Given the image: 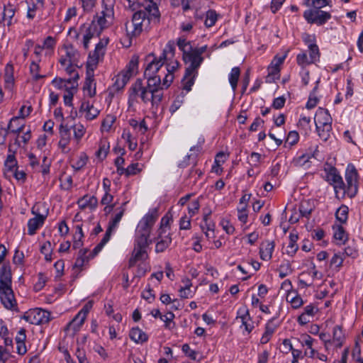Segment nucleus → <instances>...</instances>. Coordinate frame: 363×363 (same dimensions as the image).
I'll return each mask as SVG.
<instances>
[{
    "label": "nucleus",
    "instance_id": "a19ab883",
    "mask_svg": "<svg viewBox=\"0 0 363 363\" xmlns=\"http://www.w3.org/2000/svg\"><path fill=\"white\" fill-rule=\"evenodd\" d=\"M289 242L286 247V254L289 256H294L298 249V246L297 245V240L298 239V236L296 233H290L289 236Z\"/></svg>",
    "mask_w": 363,
    "mask_h": 363
},
{
    "label": "nucleus",
    "instance_id": "5fc2aeb1",
    "mask_svg": "<svg viewBox=\"0 0 363 363\" xmlns=\"http://www.w3.org/2000/svg\"><path fill=\"white\" fill-rule=\"evenodd\" d=\"M348 207L342 205L336 211L335 217L341 223H345L348 218Z\"/></svg>",
    "mask_w": 363,
    "mask_h": 363
},
{
    "label": "nucleus",
    "instance_id": "2eb2a0df",
    "mask_svg": "<svg viewBox=\"0 0 363 363\" xmlns=\"http://www.w3.org/2000/svg\"><path fill=\"white\" fill-rule=\"evenodd\" d=\"M236 319H240V328L242 329V335H249L255 328L254 321L250 316L249 310L246 307L240 308L238 311Z\"/></svg>",
    "mask_w": 363,
    "mask_h": 363
},
{
    "label": "nucleus",
    "instance_id": "a18cd8bd",
    "mask_svg": "<svg viewBox=\"0 0 363 363\" xmlns=\"http://www.w3.org/2000/svg\"><path fill=\"white\" fill-rule=\"evenodd\" d=\"M286 299L294 309L300 308L303 304V301L301 296L296 294L295 292L289 293Z\"/></svg>",
    "mask_w": 363,
    "mask_h": 363
},
{
    "label": "nucleus",
    "instance_id": "a878e982",
    "mask_svg": "<svg viewBox=\"0 0 363 363\" xmlns=\"http://www.w3.org/2000/svg\"><path fill=\"white\" fill-rule=\"evenodd\" d=\"M172 243V238L170 233L160 234L158 233L156 239L155 252L160 253L164 252Z\"/></svg>",
    "mask_w": 363,
    "mask_h": 363
},
{
    "label": "nucleus",
    "instance_id": "f8f14e48",
    "mask_svg": "<svg viewBox=\"0 0 363 363\" xmlns=\"http://www.w3.org/2000/svg\"><path fill=\"white\" fill-rule=\"evenodd\" d=\"M21 318L33 325H43L50 321V313L48 311L37 308L25 312Z\"/></svg>",
    "mask_w": 363,
    "mask_h": 363
},
{
    "label": "nucleus",
    "instance_id": "864d4df0",
    "mask_svg": "<svg viewBox=\"0 0 363 363\" xmlns=\"http://www.w3.org/2000/svg\"><path fill=\"white\" fill-rule=\"evenodd\" d=\"M56 45V40L52 36H48L42 45L44 50H46V55H51Z\"/></svg>",
    "mask_w": 363,
    "mask_h": 363
},
{
    "label": "nucleus",
    "instance_id": "3c124183",
    "mask_svg": "<svg viewBox=\"0 0 363 363\" xmlns=\"http://www.w3.org/2000/svg\"><path fill=\"white\" fill-rule=\"evenodd\" d=\"M308 51H309V59L311 60V62L314 63L319 60L320 57V51L318 46L315 43H311L308 45Z\"/></svg>",
    "mask_w": 363,
    "mask_h": 363
},
{
    "label": "nucleus",
    "instance_id": "de8ad7c7",
    "mask_svg": "<svg viewBox=\"0 0 363 363\" xmlns=\"http://www.w3.org/2000/svg\"><path fill=\"white\" fill-rule=\"evenodd\" d=\"M138 67V57L137 55H133L128 64L126 65V69L125 71H122L121 72L123 74H128L129 78L132 77V75L136 72Z\"/></svg>",
    "mask_w": 363,
    "mask_h": 363
},
{
    "label": "nucleus",
    "instance_id": "37998d69",
    "mask_svg": "<svg viewBox=\"0 0 363 363\" xmlns=\"http://www.w3.org/2000/svg\"><path fill=\"white\" fill-rule=\"evenodd\" d=\"M345 257L342 254L341 251L335 252L333 256L330 260V266L336 270L340 271L343 265L344 259Z\"/></svg>",
    "mask_w": 363,
    "mask_h": 363
},
{
    "label": "nucleus",
    "instance_id": "6e6552de",
    "mask_svg": "<svg viewBox=\"0 0 363 363\" xmlns=\"http://www.w3.org/2000/svg\"><path fill=\"white\" fill-rule=\"evenodd\" d=\"M345 177L347 184L344 183L342 189L340 190V197L344 198L347 195L350 198H353L357 194L359 186V174L353 164H347Z\"/></svg>",
    "mask_w": 363,
    "mask_h": 363
},
{
    "label": "nucleus",
    "instance_id": "774afa93",
    "mask_svg": "<svg viewBox=\"0 0 363 363\" xmlns=\"http://www.w3.org/2000/svg\"><path fill=\"white\" fill-rule=\"evenodd\" d=\"M310 123H311V118L303 116V115H301L299 118L298 123V126L300 128L306 131V133H307L308 130H311Z\"/></svg>",
    "mask_w": 363,
    "mask_h": 363
},
{
    "label": "nucleus",
    "instance_id": "4468645a",
    "mask_svg": "<svg viewBox=\"0 0 363 363\" xmlns=\"http://www.w3.org/2000/svg\"><path fill=\"white\" fill-rule=\"evenodd\" d=\"M325 181L333 186L335 194L340 196V190L344 186V182L336 167L330 166L324 169Z\"/></svg>",
    "mask_w": 363,
    "mask_h": 363
},
{
    "label": "nucleus",
    "instance_id": "dca6fc26",
    "mask_svg": "<svg viewBox=\"0 0 363 363\" xmlns=\"http://www.w3.org/2000/svg\"><path fill=\"white\" fill-rule=\"evenodd\" d=\"M33 108L31 106H26L25 105L22 106L18 111V115L17 116L13 117L9 123L8 124L7 128L11 130V133H20L23 130V128L25 127L24 124H21V125H18L16 127V128H14V123L16 122L19 121L20 119H24L26 117H28L32 112Z\"/></svg>",
    "mask_w": 363,
    "mask_h": 363
},
{
    "label": "nucleus",
    "instance_id": "680f3d73",
    "mask_svg": "<svg viewBox=\"0 0 363 363\" xmlns=\"http://www.w3.org/2000/svg\"><path fill=\"white\" fill-rule=\"evenodd\" d=\"M177 44L179 47V49L183 52V55L193 49L190 42L187 41L185 38H179Z\"/></svg>",
    "mask_w": 363,
    "mask_h": 363
},
{
    "label": "nucleus",
    "instance_id": "052dcab7",
    "mask_svg": "<svg viewBox=\"0 0 363 363\" xmlns=\"http://www.w3.org/2000/svg\"><path fill=\"white\" fill-rule=\"evenodd\" d=\"M72 128L74 130V138L78 143L82 138V137L84 135L85 132H86V128L81 123L74 124L72 126Z\"/></svg>",
    "mask_w": 363,
    "mask_h": 363
},
{
    "label": "nucleus",
    "instance_id": "f3484780",
    "mask_svg": "<svg viewBox=\"0 0 363 363\" xmlns=\"http://www.w3.org/2000/svg\"><path fill=\"white\" fill-rule=\"evenodd\" d=\"M64 50L65 55H62L59 59L60 65H75L78 66L80 57L79 52L72 45H65Z\"/></svg>",
    "mask_w": 363,
    "mask_h": 363
},
{
    "label": "nucleus",
    "instance_id": "473e14b6",
    "mask_svg": "<svg viewBox=\"0 0 363 363\" xmlns=\"http://www.w3.org/2000/svg\"><path fill=\"white\" fill-rule=\"evenodd\" d=\"M333 238L335 241V244L337 245H345L346 242L348 241V236L346 233L345 229L342 225H337L335 228H333Z\"/></svg>",
    "mask_w": 363,
    "mask_h": 363
},
{
    "label": "nucleus",
    "instance_id": "f03ea898",
    "mask_svg": "<svg viewBox=\"0 0 363 363\" xmlns=\"http://www.w3.org/2000/svg\"><path fill=\"white\" fill-rule=\"evenodd\" d=\"M160 0H145L141 7L135 10L130 21L125 23V35L121 39L124 48H130L133 38L143 32H147L151 27L160 22V13L157 6Z\"/></svg>",
    "mask_w": 363,
    "mask_h": 363
},
{
    "label": "nucleus",
    "instance_id": "8fccbe9b",
    "mask_svg": "<svg viewBox=\"0 0 363 363\" xmlns=\"http://www.w3.org/2000/svg\"><path fill=\"white\" fill-rule=\"evenodd\" d=\"M333 341L336 343V345L340 347L342 345L344 340V334L342 332V327L340 325H335L333 328Z\"/></svg>",
    "mask_w": 363,
    "mask_h": 363
},
{
    "label": "nucleus",
    "instance_id": "49530a36",
    "mask_svg": "<svg viewBox=\"0 0 363 363\" xmlns=\"http://www.w3.org/2000/svg\"><path fill=\"white\" fill-rule=\"evenodd\" d=\"M240 75V69L238 67H233L228 76L230 84L235 91L237 89L238 82Z\"/></svg>",
    "mask_w": 363,
    "mask_h": 363
},
{
    "label": "nucleus",
    "instance_id": "9d476101",
    "mask_svg": "<svg viewBox=\"0 0 363 363\" xmlns=\"http://www.w3.org/2000/svg\"><path fill=\"white\" fill-rule=\"evenodd\" d=\"M126 202H124L121 207L119 208V211L115 214V216L112 218V219L108 223V228L106 229V233L104 235V238L100 241V242L94 248V254L97 255L104 247V246L109 241L112 233L116 229L118 223H120L124 212H125V206Z\"/></svg>",
    "mask_w": 363,
    "mask_h": 363
},
{
    "label": "nucleus",
    "instance_id": "603ef678",
    "mask_svg": "<svg viewBox=\"0 0 363 363\" xmlns=\"http://www.w3.org/2000/svg\"><path fill=\"white\" fill-rule=\"evenodd\" d=\"M268 74L266 77L267 83H272L280 77V69L274 68L269 65L267 68Z\"/></svg>",
    "mask_w": 363,
    "mask_h": 363
},
{
    "label": "nucleus",
    "instance_id": "bb28decb",
    "mask_svg": "<svg viewBox=\"0 0 363 363\" xmlns=\"http://www.w3.org/2000/svg\"><path fill=\"white\" fill-rule=\"evenodd\" d=\"M146 248L147 247H138L134 245L131 257L128 262L129 267H133L138 261H143L147 257Z\"/></svg>",
    "mask_w": 363,
    "mask_h": 363
},
{
    "label": "nucleus",
    "instance_id": "e433bc0d",
    "mask_svg": "<svg viewBox=\"0 0 363 363\" xmlns=\"http://www.w3.org/2000/svg\"><path fill=\"white\" fill-rule=\"evenodd\" d=\"M129 336L136 343H143L148 340L147 334L138 327L131 329Z\"/></svg>",
    "mask_w": 363,
    "mask_h": 363
},
{
    "label": "nucleus",
    "instance_id": "a211bd4d",
    "mask_svg": "<svg viewBox=\"0 0 363 363\" xmlns=\"http://www.w3.org/2000/svg\"><path fill=\"white\" fill-rule=\"evenodd\" d=\"M159 217V212L157 208H153L148 211V212L142 218L138 224V228L143 230H147L151 232L153 225Z\"/></svg>",
    "mask_w": 363,
    "mask_h": 363
},
{
    "label": "nucleus",
    "instance_id": "c756f323",
    "mask_svg": "<svg viewBox=\"0 0 363 363\" xmlns=\"http://www.w3.org/2000/svg\"><path fill=\"white\" fill-rule=\"evenodd\" d=\"M316 342L317 341L308 335H304L301 337L302 346H306L307 348L310 350L309 353L306 350L304 355L308 356L310 358L315 357L318 352L314 349L313 346Z\"/></svg>",
    "mask_w": 363,
    "mask_h": 363
},
{
    "label": "nucleus",
    "instance_id": "72a5a7b5",
    "mask_svg": "<svg viewBox=\"0 0 363 363\" xmlns=\"http://www.w3.org/2000/svg\"><path fill=\"white\" fill-rule=\"evenodd\" d=\"M210 214L211 213H206L203 216V220L204 224L201 225V228L208 239H211L214 237L213 233L215 229V223L208 220Z\"/></svg>",
    "mask_w": 363,
    "mask_h": 363
},
{
    "label": "nucleus",
    "instance_id": "09e8293b",
    "mask_svg": "<svg viewBox=\"0 0 363 363\" xmlns=\"http://www.w3.org/2000/svg\"><path fill=\"white\" fill-rule=\"evenodd\" d=\"M218 20V14L215 10L209 9L206 13L204 24L206 27L211 28L216 24Z\"/></svg>",
    "mask_w": 363,
    "mask_h": 363
},
{
    "label": "nucleus",
    "instance_id": "bf43d9fd",
    "mask_svg": "<svg viewBox=\"0 0 363 363\" xmlns=\"http://www.w3.org/2000/svg\"><path fill=\"white\" fill-rule=\"evenodd\" d=\"M88 157L84 152H81L78 159L72 165L75 170H80L87 163Z\"/></svg>",
    "mask_w": 363,
    "mask_h": 363
},
{
    "label": "nucleus",
    "instance_id": "ddd939ff",
    "mask_svg": "<svg viewBox=\"0 0 363 363\" xmlns=\"http://www.w3.org/2000/svg\"><path fill=\"white\" fill-rule=\"evenodd\" d=\"M303 16L308 23L315 24L318 26L325 24L332 17L330 12L312 9L306 10Z\"/></svg>",
    "mask_w": 363,
    "mask_h": 363
},
{
    "label": "nucleus",
    "instance_id": "5701e85b",
    "mask_svg": "<svg viewBox=\"0 0 363 363\" xmlns=\"http://www.w3.org/2000/svg\"><path fill=\"white\" fill-rule=\"evenodd\" d=\"M14 68L11 63H8L4 68V81L6 90L12 91L15 85V78L13 76Z\"/></svg>",
    "mask_w": 363,
    "mask_h": 363
},
{
    "label": "nucleus",
    "instance_id": "7ed1b4c3",
    "mask_svg": "<svg viewBox=\"0 0 363 363\" xmlns=\"http://www.w3.org/2000/svg\"><path fill=\"white\" fill-rule=\"evenodd\" d=\"M0 301L7 310L19 312L12 289V274L9 264H3L0 268Z\"/></svg>",
    "mask_w": 363,
    "mask_h": 363
},
{
    "label": "nucleus",
    "instance_id": "aec40b11",
    "mask_svg": "<svg viewBox=\"0 0 363 363\" xmlns=\"http://www.w3.org/2000/svg\"><path fill=\"white\" fill-rule=\"evenodd\" d=\"M16 13V6L11 2L9 1L6 4L4 5L2 16L0 20V23L3 26L8 27L13 24L16 21L14 20V15Z\"/></svg>",
    "mask_w": 363,
    "mask_h": 363
},
{
    "label": "nucleus",
    "instance_id": "4d7b16f0",
    "mask_svg": "<svg viewBox=\"0 0 363 363\" xmlns=\"http://www.w3.org/2000/svg\"><path fill=\"white\" fill-rule=\"evenodd\" d=\"M277 271L281 279L287 277L293 272L291 265L289 262L281 263Z\"/></svg>",
    "mask_w": 363,
    "mask_h": 363
},
{
    "label": "nucleus",
    "instance_id": "393cba45",
    "mask_svg": "<svg viewBox=\"0 0 363 363\" xmlns=\"http://www.w3.org/2000/svg\"><path fill=\"white\" fill-rule=\"evenodd\" d=\"M276 318H272L265 325L264 333H263L261 339L260 343L262 345L267 344L272 338L273 334L274 333L276 329L278 328L279 325L275 323Z\"/></svg>",
    "mask_w": 363,
    "mask_h": 363
},
{
    "label": "nucleus",
    "instance_id": "2f4dec72",
    "mask_svg": "<svg viewBox=\"0 0 363 363\" xmlns=\"http://www.w3.org/2000/svg\"><path fill=\"white\" fill-rule=\"evenodd\" d=\"M129 80V74H123L121 72L115 77V81L112 85L111 89L114 92L121 91L125 86Z\"/></svg>",
    "mask_w": 363,
    "mask_h": 363
},
{
    "label": "nucleus",
    "instance_id": "7c9ffc66",
    "mask_svg": "<svg viewBox=\"0 0 363 363\" xmlns=\"http://www.w3.org/2000/svg\"><path fill=\"white\" fill-rule=\"evenodd\" d=\"M86 318L82 316L81 314H77L74 318L66 325L65 330L67 333L72 332L74 334L79 331L83 325Z\"/></svg>",
    "mask_w": 363,
    "mask_h": 363
},
{
    "label": "nucleus",
    "instance_id": "ea45409f",
    "mask_svg": "<svg viewBox=\"0 0 363 363\" xmlns=\"http://www.w3.org/2000/svg\"><path fill=\"white\" fill-rule=\"evenodd\" d=\"M318 146L315 147L313 153L310 155L309 154H303L300 156L295 157L293 160V163L296 167H308V163L309 162L311 157H315V153L318 152Z\"/></svg>",
    "mask_w": 363,
    "mask_h": 363
},
{
    "label": "nucleus",
    "instance_id": "6ab92c4d",
    "mask_svg": "<svg viewBox=\"0 0 363 363\" xmlns=\"http://www.w3.org/2000/svg\"><path fill=\"white\" fill-rule=\"evenodd\" d=\"M32 213L35 215V216L32 218H30L28 221V234L29 235H33L36 233V231L41 228L47 218V215H43L40 213H37L35 210V208L32 209Z\"/></svg>",
    "mask_w": 363,
    "mask_h": 363
},
{
    "label": "nucleus",
    "instance_id": "f257e3e1",
    "mask_svg": "<svg viewBox=\"0 0 363 363\" xmlns=\"http://www.w3.org/2000/svg\"><path fill=\"white\" fill-rule=\"evenodd\" d=\"M146 62L144 77L147 81L137 79L128 89L127 112L132 115L137 112L139 104L150 106L151 109L157 111L163 99L161 77L157 74L164 65L162 55L157 57L151 54Z\"/></svg>",
    "mask_w": 363,
    "mask_h": 363
},
{
    "label": "nucleus",
    "instance_id": "b1692460",
    "mask_svg": "<svg viewBox=\"0 0 363 363\" xmlns=\"http://www.w3.org/2000/svg\"><path fill=\"white\" fill-rule=\"evenodd\" d=\"M88 252V249H83L79 250V255L74 263V267L79 269V270H82L88 264L89 260L96 255H94L93 256L94 250L87 255Z\"/></svg>",
    "mask_w": 363,
    "mask_h": 363
},
{
    "label": "nucleus",
    "instance_id": "79ce46f5",
    "mask_svg": "<svg viewBox=\"0 0 363 363\" xmlns=\"http://www.w3.org/2000/svg\"><path fill=\"white\" fill-rule=\"evenodd\" d=\"M314 209V203L310 200H305L301 202L298 211L302 217L308 218Z\"/></svg>",
    "mask_w": 363,
    "mask_h": 363
},
{
    "label": "nucleus",
    "instance_id": "c03bdc74",
    "mask_svg": "<svg viewBox=\"0 0 363 363\" xmlns=\"http://www.w3.org/2000/svg\"><path fill=\"white\" fill-rule=\"evenodd\" d=\"M331 1L330 0H304L303 5L310 7L312 9H320L322 8L330 6Z\"/></svg>",
    "mask_w": 363,
    "mask_h": 363
},
{
    "label": "nucleus",
    "instance_id": "423d86ee",
    "mask_svg": "<svg viewBox=\"0 0 363 363\" xmlns=\"http://www.w3.org/2000/svg\"><path fill=\"white\" fill-rule=\"evenodd\" d=\"M114 19V2L112 0H102L101 11L94 16L91 23H94L97 29L102 31L111 26Z\"/></svg>",
    "mask_w": 363,
    "mask_h": 363
},
{
    "label": "nucleus",
    "instance_id": "f704fd0d",
    "mask_svg": "<svg viewBox=\"0 0 363 363\" xmlns=\"http://www.w3.org/2000/svg\"><path fill=\"white\" fill-rule=\"evenodd\" d=\"M77 203L82 209H84L87 207L94 209L96 208L98 205V199L95 196L86 194L78 200Z\"/></svg>",
    "mask_w": 363,
    "mask_h": 363
},
{
    "label": "nucleus",
    "instance_id": "4c0bfd02",
    "mask_svg": "<svg viewBox=\"0 0 363 363\" xmlns=\"http://www.w3.org/2000/svg\"><path fill=\"white\" fill-rule=\"evenodd\" d=\"M79 74H74V77L65 79L66 83L63 89L65 93H77L78 88Z\"/></svg>",
    "mask_w": 363,
    "mask_h": 363
},
{
    "label": "nucleus",
    "instance_id": "0e129e2a",
    "mask_svg": "<svg viewBox=\"0 0 363 363\" xmlns=\"http://www.w3.org/2000/svg\"><path fill=\"white\" fill-rule=\"evenodd\" d=\"M116 116L108 114L102 121L101 128L104 130L109 131L116 121Z\"/></svg>",
    "mask_w": 363,
    "mask_h": 363
},
{
    "label": "nucleus",
    "instance_id": "20e7f679",
    "mask_svg": "<svg viewBox=\"0 0 363 363\" xmlns=\"http://www.w3.org/2000/svg\"><path fill=\"white\" fill-rule=\"evenodd\" d=\"M107 42L104 43L100 41L96 45L95 49L92 53H90L86 62V77L83 86V92L84 96L94 97L96 94V83L94 82V71L96 68L99 61L104 55L105 47Z\"/></svg>",
    "mask_w": 363,
    "mask_h": 363
},
{
    "label": "nucleus",
    "instance_id": "9b49d317",
    "mask_svg": "<svg viewBox=\"0 0 363 363\" xmlns=\"http://www.w3.org/2000/svg\"><path fill=\"white\" fill-rule=\"evenodd\" d=\"M175 47L173 43L168 42L162 53V59L168 73L173 74L179 67V62L175 59Z\"/></svg>",
    "mask_w": 363,
    "mask_h": 363
},
{
    "label": "nucleus",
    "instance_id": "c9c22d12",
    "mask_svg": "<svg viewBox=\"0 0 363 363\" xmlns=\"http://www.w3.org/2000/svg\"><path fill=\"white\" fill-rule=\"evenodd\" d=\"M347 245L344 247L342 249V254L345 257H351L354 259L359 256V250L354 240L351 242L347 241L346 242Z\"/></svg>",
    "mask_w": 363,
    "mask_h": 363
},
{
    "label": "nucleus",
    "instance_id": "cd10ccee",
    "mask_svg": "<svg viewBox=\"0 0 363 363\" xmlns=\"http://www.w3.org/2000/svg\"><path fill=\"white\" fill-rule=\"evenodd\" d=\"M60 139L58 143L60 148L62 152H67V147L70 141V130L67 126L62 124L60 127Z\"/></svg>",
    "mask_w": 363,
    "mask_h": 363
},
{
    "label": "nucleus",
    "instance_id": "e2e57ef3",
    "mask_svg": "<svg viewBox=\"0 0 363 363\" xmlns=\"http://www.w3.org/2000/svg\"><path fill=\"white\" fill-rule=\"evenodd\" d=\"M43 8L44 7H41L40 4H38V3L35 4L33 2L31 4H29L28 6L26 13L27 18H28L29 20H33L35 16L36 11Z\"/></svg>",
    "mask_w": 363,
    "mask_h": 363
},
{
    "label": "nucleus",
    "instance_id": "1a4fd4ad",
    "mask_svg": "<svg viewBox=\"0 0 363 363\" xmlns=\"http://www.w3.org/2000/svg\"><path fill=\"white\" fill-rule=\"evenodd\" d=\"M101 33L95 24L91 22L83 23L78 30L72 27L68 31V35L76 40L79 39L80 36L82 37V44L85 50L89 48L90 40L94 37H99Z\"/></svg>",
    "mask_w": 363,
    "mask_h": 363
},
{
    "label": "nucleus",
    "instance_id": "0eeeda50",
    "mask_svg": "<svg viewBox=\"0 0 363 363\" xmlns=\"http://www.w3.org/2000/svg\"><path fill=\"white\" fill-rule=\"evenodd\" d=\"M332 117L328 110L318 108L315 112L314 122L316 130L321 140L327 141L332 131Z\"/></svg>",
    "mask_w": 363,
    "mask_h": 363
},
{
    "label": "nucleus",
    "instance_id": "13d9d810",
    "mask_svg": "<svg viewBox=\"0 0 363 363\" xmlns=\"http://www.w3.org/2000/svg\"><path fill=\"white\" fill-rule=\"evenodd\" d=\"M40 69V65H39L38 61L37 62L33 61L30 63V72L31 75L33 76V79L35 81H38V80L43 79L45 77V75H41L39 74Z\"/></svg>",
    "mask_w": 363,
    "mask_h": 363
},
{
    "label": "nucleus",
    "instance_id": "58836bf2",
    "mask_svg": "<svg viewBox=\"0 0 363 363\" xmlns=\"http://www.w3.org/2000/svg\"><path fill=\"white\" fill-rule=\"evenodd\" d=\"M0 337L6 347H13V338L9 337V331L6 323L0 319Z\"/></svg>",
    "mask_w": 363,
    "mask_h": 363
},
{
    "label": "nucleus",
    "instance_id": "338daca9",
    "mask_svg": "<svg viewBox=\"0 0 363 363\" xmlns=\"http://www.w3.org/2000/svg\"><path fill=\"white\" fill-rule=\"evenodd\" d=\"M297 64L303 68H305L306 65L313 64L311 62V60L308 57L306 52H302L296 56Z\"/></svg>",
    "mask_w": 363,
    "mask_h": 363
},
{
    "label": "nucleus",
    "instance_id": "412c9836",
    "mask_svg": "<svg viewBox=\"0 0 363 363\" xmlns=\"http://www.w3.org/2000/svg\"><path fill=\"white\" fill-rule=\"evenodd\" d=\"M151 232L147 230H143L140 228H136L135 235L134 240V245L138 247H147L152 242L150 240V235Z\"/></svg>",
    "mask_w": 363,
    "mask_h": 363
},
{
    "label": "nucleus",
    "instance_id": "c85d7f7f",
    "mask_svg": "<svg viewBox=\"0 0 363 363\" xmlns=\"http://www.w3.org/2000/svg\"><path fill=\"white\" fill-rule=\"evenodd\" d=\"M9 154L4 161V174L9 177V174L13 172L15 169L18 168V162L15 157V152H12L11 148H9Z\"/></svg>",
    "mask_w": 363,
    "mask_h": 363
},
{
    "label": "nucleus",
    "instance_id": "69168bd1",
    "mask_svg": "<svg viewBox=\"0 0 363 363\" xmlns=\"http://www.w3.org/2000/svg\"><path fill=\"white\" fill-rule=\"evenodd\" d=\"M191 217L189 216L184 214L182 216L179 221V230H189L191 228Z\"/></svg>",
    "mask_w": 363,
    "mask_h": 363
},
{
    "label": "nucleus",
    "instance_id": "6e6d98bb",
    "mask_svg": "<svg viewBox=\"0 0 363 363\" xmlns=\"http://www.w3.org/2000/svg\"><path fill=\"white\" fill-rule=\"evenodd\" d=\"M113 200V196L110 194V192L104 193V196L101 198V203L102 205H106L104 208V211L106 212H111L114 207V204L109 205Z\"/></svg>",
    "mask_w": 363,
    "mask_h": 363
},
{
    "label": "nucleus",
    "instance_id": "39448f33",
    "mask_svg": "<svg viewBox=\"0 0 363 363\" xmlns=\"http://www.w3.org/2000/svg\"><path fill=\"white\" fill-rule=\"evenodd\" d=\"M182 58L186 64H189L182 79V86L184 90L189 91L194 84L195 79L198 75V69L204 58L199 56L194 49L183 55Z\"/></svg>",
    "mask_w": 363,
    "mask_h": 363
},
{
    "label": "nucleus",
    "instance_id": "4be33fe9",
    "mask_svg": "<svg viewBox=\"0 0 363 363\" xmlns=\"http://www.w3.org/2000/svg\"><path fill=\"white\" fill-rule=\"evenodd\" d=\"M275 242L274 240H265L262 241L259 247V256L262 260L269 261L272 257Z\"/></svg>",
    "mask_w": 363,
    "mask_h": 363
}]
</instances>
